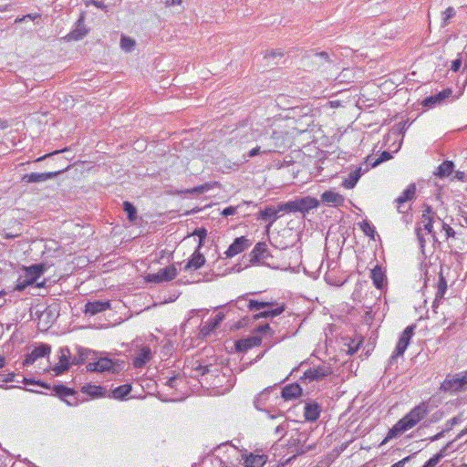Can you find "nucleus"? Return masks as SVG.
I'll return each mask as SVG.
<instances>
[{"label": "nucleus", "instance_id": "1", "mask_svg": "<svg viewBox=\"0 0 467 467\" xmlns=\"http://www.w3.org/2000/svg\"><path fill=\"white\" fill-rule=\"evenodd\" d=\"M429 411V407L426 402L420 403L394 425L389 434L395 436L410 430L416 426Z\"/></svg>", "mask_w": 467, "mask_h": 467}, {"label": "nucleus", "instance_id": "2", "mask_svg": "<svg viewBox=\"0 0 467 467\" xmlns=\"http://www.w3.org/2000/svg\"><path fill=\"white\" fill-rule=\"evenodd\" d=\"M415 327V325H411L408 326L403 330V332L400 336L397 346L389 358L390 364H393L398 358L403 357L408 346L410 345V339L414 334Z\"/></svg>", "mask_w": 467, "mask_h": 467}, {"label": "nucleus", "instance_id": "3", "mask_svg": "<svg viewBox=\"0 0 467 467\" xmlns=\"http://www.w3.org/2000/svg\"><path fill=\"white\" fill-rule=\"evenodd\" d=\"M87 370L90 372H112L117 373L119 369V364L107 357H100L87 364Z\"/></svg>", "mask_w": 467, "mask_h": 467}, {"label": "nucleus", "instance_id": "4", "mask_svg": "<svg viewBox=\"0 0 467 467\" xmlns=\"http://www.w3.org/2000/svg\"><path fill=\"white\" fill-rule=\"evenodd\" d=\"M177 269L174 265H169L161 269L158 273L149 274L145 280L149 283L160 284L162 282H169L177 276Z\"/></svg>", "mask_w": 467, "mask_h": 467}, {"label": "nucleus", "instance_id": "5", "mask_svg": "<svg viewBox=\"0 0 467 467\" xmlns=\"http://www.w3.org/2000/svg\"><path fill=\"white\" fill-rule=\"evenodd\" d=\"M58 359V363L56 364L52 368L56 376L63 374L69 368L71 365H73L71 363L72 357L70 354V350L67 347H63L59 348Z\"/></svg>", "mask_w": 467, "mask_h": 467}, {"label": "nucleus", "instance_id": "6", "mask_svg": "<svg viewBox=\"0 0 467 467\" xmlns=\"http://www.w3.org/2000/svg\"><path fill=\"white\" fill-rule=\"evenodd\" d=\"M252 242L245 236L237 237L234 239L233 244L228 247V249L224 252L225 257L233 258L234 256L249 248Z\"/></svg>", "mask_w": 467, "mask_h": 467}, {"label": "nucleus", "instance_id": "7", "mask_svg": "<svg viewBox=\"0 0 467 467\" xmlns=\"http://www.w3.org/2000/svg\"><path fill=\"white\" fill-rule=\"evenodd\" d=\"M97 358V353L91 349L77 346L76 354L72 357L71 363L74 365H79L85 361L92 362Z\"/></svg>", "mask_w": 467, "mask_h": 467}, {"label": "nucleus", "instance_id": "8", "mask_svg": "<svg viewBox=\"0 0 467 467\" xmlns=\"http://www.w3.org/2000/svg\"><path fill=\"white\" fill-rule=\"evenodd\" d=\"M51 351V347L47 344H40L36 347L33 351L26 355L23 364L24 366H30L36 362V359L47 356Z\"/></svg>", "mask_w": 467, "mask_h": 467}, {"label": "nucleus", "instance_id": "9", "mask_svg": "<svg viewBox=\"0 0 467 467\" xmlns=\"http://www.w3.org/2000/svg\"><path fill=\"white\" fill-rule=\"evenodd\" d=\"M64 170L57 171H50V172H31L28 174H26L23 176V181L29 182V183H37V182H43L47 180L53 179L56 176L59 175L63 172Z\"/></svg>", "mask_w": 467, "mask_h": 467}, {"label": "nucleus", "instance_id": "10", "mask_svg": "<svg viewBox=\"0 0 467 467\" xmlns=\"http://www.w3.org/2000/svg\"><path fill=\"white\" fill-rule=\"evenodd\" d=\"M46 267L44 265H32L25 267V276L33 284H36L37 287H41L43 283H37V279L44 274Z\"/></svg>", "mask_w": 467, "mask_h": 467}, {"label": "nucleus", "instance_id": "11", "mask_svg": "<svg viewBox=\"0 0 467 467\" xmlns=\"http://www.w3.org/2000/svg\"><path fill=\"white\" fill-rule=\"evenodd\" d=\"M451 93L452 91L451 88L443 89L433 96L425 98L422 100L421 105L426 108H434L436 105L441 103L445 99L449 98Z\"/></svg>", "mask_w": 467, "mask_h": 467}, {"label": "nucleus", "instance_id": "12", "mask_svg": "<svg viewBox=\"0 0 467 467\" xmlns=\"http://www.w3.org/2000/svg\"><path fill=\"white\" fill-rule=\"evenodd\" d=\"M416 194V185L414 183H410L408 187L403 191L402 194L399 196L395 202L397 203V209L399 213H405L402 210V206L405 202L411 201L414 199Z\"/></svg>", "mask_w": 467, "mask_h": 467}, {"label": "nucleus", "instance_id": "13", "mask_svg": "<svg viewBox=\"0 0 467 467\" xmlns=\"http://www.w3.org/2000/svg\"><path fill=\"white\" fill-rule=\"evenodd\" d=\"M296 201L298 206V213H301L304 215L307 213L310 210L317 208L319 206V201L311 196L296 198Z\"/></svg>", "mask_w": 467, "mask_h": 467}, {"label": "nucleus", "instance_id": "14", "mask_svg": "<svg viewBox=\"0 0 467 467\" xmlns=\"http://www.w3.org/2000/svg\"><path fill=\"white\" fill-rule=\"evenodd\" d=\"M110 307V304L109 301H93L88 302L85 305V314L89 316H95L99 313H101Z\"/></svg>", "mask_w": 467, "mask_h": 467}, {"label": "nucleus", "instance_id": "15", "mask_svg": "<svg viewBox=\"0 0 467 467\" xmlns=\"http://www.w3.org/2000/svg\"><path fill=\"white\" fill-rule=\"evenodd\" d=\"M279 211V203L276 207L274 206H266L264 210H261L258 214V219L268 222L269 225L273 224L278 218Z\"/></svg>", "mask_w": 467, "mask_h": 467}, {"label": "nucleus", "instance_id": "16", "mask_svg": "<svg viewBox=\"0 0 467 467\" xmlns=\"http://www.w3.org/2000/svg\"><path fill=\"white\" fill-rule=\"evenodd\" d=\"M262 339L257 336H251L246 338L240 339L236 341L235 348L239 352H245L248 349L257 347L261 344Z\"/></svg>", "mask_w": 467, "mask_h": 467}, {"label": "nucleus", "instance_id": "17", "mask_svg": "<svg viewBox=\"0 0 467 467\" xmlns=\"http://www.w3.org/2000/svg\"><path fill=\"white\" fill-rule=\"evenodd\" d=\"M151 358V349L149 347H142L133 358L132 364L135 368H140L150 361Z\"/></svg>", "mask_w": 467, "mask_h": 467}, {"label": "nucleus", "instance_id": "18", "mask_svg": "<svg viewBox=\"0 0 467 467\" xmlns=\"http://www.w3.org/2000/svg\"><path fill=\"white\" fill-rule=\"evenodd\" d=\"M321 201L328 205L342 206L345 198L334 191H326L321 194Z\"/></svg>", "mask_w": 467, "mask_h": 467}, {"label": "nucleus", "instance_id": "19", "mask_svg": "<svg viewBox=\"0 0 467 467\" xmlns=\"http://www.w3.org/2000/svg\"><path fill=\"white\" fill-rule=\"evenodd\" d=\"M367 171L368 169L362 170L361 167L356 168L354 171H350L348 177L342 182V186L346 189L354 188L362 174H364Z\"/></svg>", "mask_w": 467, "mask_h": 467}, {"label": "nucleus", "instance_id": "20", "mask_svg": "<svg viewBox=\"0 0 467 467\" xmlns=\"http://www.w3.org/2000/svg\"><path fill=\"white\" fill-rule=\"evenodd\" d=\"M330 372V368L327 367L311 368L305 372V378L310 380H317L327 377Z\"/></svg>", "mask_w": 467, "mask_h": 467}, {"label": "nucleus", "instance_id": "21", "mask_svg": "<svg viewBox=\"0 0 467 467\" xmlns=\"http://www.w3.org/2000/svg\"><path fill=\"white\" fill-rule=\"evenodd\" d=\"M267 461L265 454L250 453L244 457V467H263Z\"/></svg>", "mask_w": 467, "mask_h": 467}, {"label": "nucleus", "instance_id": "22", "mask_svg": "<svg viewBox=\"0 0 467 467\" xmlns=\"http://www.w3.org/2000/svg\"><path fill=\"white\" fill-rule=\"evenodd\" d=\"M205 264V257L198 251L194 252L184 266V270H197Z\"/></svg>", "mask_w": 467, "mask_h": 467}, {"label": "nucleus", "instance_id": "23", "mask_svg": "<svg viewBox=\"0 0 467 467\" xmlns=\"http://www.w3.org/2000/svg\"><path fill=\"white\" fill-rule=\"evenodd\" d=\"M267 257V248L265 243H257L250 253L251 262H259Z\"/></svg>", "mask_w": 467, "mask_h": 467}, {"label": "nucleus", "instance_id": "24", "mask_svg": "<svg viewBox=\"0 0 467 467\" xmlns=\"http://www.w3.org/2000/svg\"><path fill=\"white\" fill-rule=\"evenodd\" d=\"M320 407L317 403H306L304 409L305 419L308 421H316L320 416Z\"/></svg>", "mask_w": 467, "mask_h": 467}, {"label": "nucleus", "instance_id": "25", "mask_svg": "<svg viewBox=\"0 0 467 467\" xmlns=\"http://www.w3.org/2000/svg\"><path fill=\"white\" fill-rule=\"evenodd\" d=\"M302 389L297 383L285 386L282 389V398L285 400H293L301 395Z\"/></svg>", "mask_w": 467, "mask_h": 467}, {"label": "nucleus", "instance_id": "26", "mask_svg": "<svg viewBox=\"0 0 467 467\" xmlns=\"http://www.w3.org/2000/svg\"><path fill=\"white\" fill-rule=\"evenodd\" d=\"M224 319V314L223 313H218L213 318L209 319L205 324L202 326L201 331L202 334L207 335L216 329L220 323Z\"/></svg>", "mask_w": 467, "mask_h": 467}, {"label": "nucleus", "instance_id": "27", "mask_svg": "<svg viewBox=\"0 0 467 467\" xmlns=\"http://www.w3.org/2000/svg\"><path fill=\"white\" fill-rule=\"evenodd\" d=\"M441 389L444 391H459L462 389V385L460 384L459 375H455L453 378H446L445 380L441 384Z\"/></svg>", "mask_w": 467, "mask_h": 467}, {"label": "nucleus", "instance_id": "28", "mask_svg": "<svg viewBox=\"0 0 467 467\" xmlns=\"http://www.w3.org/2000/svg\"><path fill=\"white\" fill-rule=\"evenodd\" d=\"M370 277L377 288L381 289L384 286L385 275L379 266L377 265L371 270Z\"/></svg>", "mask_w": 467, "mask_h": 467}, {"label": "nucleus", "instance_id": "29", "mask_svg": "<svg viewBox=\"0 0 467 467\" xmlns=\"http://www.w3.org/2000/svg\"><path fill=\"white\" fill-rule=\"evenodd\" d=\"M81 391L92 398H100L104 396V389L101 386L86 384L81 388Z\"/></svg>", "mask_w": 467, "mask_h": 467}, {"label": "nucleus", "instance_id": "30", "mask_svg": "<svg viewBox=\"0 0 467 467\" xmlns=\"http://www.w3.org/2000/svg\"><path fill=\"white\" fill-rule=\"evenodd\" d=\"M435 219H438L439 222H441V218L436 216L435 212L432 211L431 207L429 205L425 206L423 213L421 215V220L420 224L431 223H434Z\"/></svg>", "mask_w": 467, "mask_h": 467}, {"label": "nucleus", "instance_id": "31", "mask_svg": "<svg viewBox=\"0 0 467 467\" xmlns=\"http://www.w3.org/2000/svg\"><path fill=\"white\" fill-rule=\"evenodd\" d=\"M54 391L64 400L67 397H74V395H78L77 391H75L71 388H67L63 385H56L54 387Z\"/></svg>", "mask_w": 467, "mask_h": 467}, {"label": "nucleus", "instance_id": "32", "mask_svg": "<svg viewBox=\"0 0 467 467\" xmlns=\"http://www.w3.org/2000/svg\"><path fill=\"white\" fill-rule=\"evenodd\" d=\"M131 391V386L129 384L121 385L112 390V397L116 400H122Z\"/></svg>", "mask_w": 467, "mask_h": 467}, {"label": "nucleus", "instance_id": "33", "mask_svg": "<svg viewBox=\"0 0 467 467\" xmlns=\"http://www.w3.org/2000/svg\"><path fill=\"white\" fill-rule=\"evenodd\" d=\"M285 310L284 306H278L276 308H272L268 310H264L256 315H254V319H260L263 317H274L279 316Z\"/></svg>", "mask_w": 467, "mask_h": 467}, {"label": "nucleus", "instance_id": "34", "mask_svg": "<svg viewBox=\"0 0 467 467\" xmlns=\"http://www.w3.org/2000/svg\"><path fill=\"white\" fill-rule=\"evenodd\" d=\"M453 162L450 161H443L439 167L436 175L439 177L449 176L453 171Z\"/></svg>", "mask_w": 467, "mask_h": 467}, {"label": "nucleus", "instance_id": "35", "mask_svg": "<svg viewBox=\"0 0 467 467\" xmlns=\"http://www.w3.org/2000/svg\"><path fill=\"white\" fill-rule=\"evenodd\" d=\"M279 211H282V213H298L296 199L286 202H279Z\"/></svg>", "mask_w": 467, "mask_h": 467}, {"label": "nucleus", "instance_id": "36", "mask_svg": "<svg viewBox=\"0 0 467 467\" xmlns=\"http://www.w3.org/2000/svg\"><path fill=\"white\" fill-rule=\"evenodd\" d=\"M448 445L441 450L437 454L430 458L422 467H435L439 462L445 456V451Z\"/></svg>", "mask_w": 467, "mask_h": 467}, {"label": "nucleus", "instance_id": "37", "mask_svg": "<svg viewBox=\"0 0 467 467\" xmlns=\"http://www.w3.org/2000/svg\"><path fill=\"white\" fill-rule=\"evenodd\" d=\"M136 42L134 39L126 36H121L120 47L122 50H124L125 52H131L134 50Z\"/></svg>", "mask_w": 467, "mask_h": 467}, {"label": "nucleus", "instance_id": "38", "mask_svg": "<svg viewBox=\"0 0 467 467\" xmlns=\"http://www.w3.org/2000/svg\"><path fill=\"white\" fill-rule=\"evenodd\" d=\"M123 210L127 213L128 219L130 222H134L137 219V209L131 202L128 201L124 202Z\"/></svg>", "mask_w": 467, "mask_h": 467}, {"label": "nucleus", "instance_id": "39", "mask_svg": "<svg viewBox=\"0 0 467 467\" xmlns=\"http://www.w3.org/2000/svg\"><path fill=\"white\" fill-rule=\"evenodd\" d=\"M269 388H266L264 389L255 399H254V406L257 410H262V405L263 403L267 400L268 394H269Z\"/></svg>", "mask_w": 467, "mask_h": 467}, {"label": "nucleus", "instance_id": "40", "mask_svg": "<svg viewBox=\"0 0 467 467\" xmlns=\"http://www.w3.org/2000/svg\"><path fill=\"white\" fill-rule=\"evenodd\" d=\"M359 227L363 231L364 234L374 238V234L376 233L375 227L368 221H363L359 223Z\"/></svg>", "mask_w": 467, "mask_h": 467}, {"label": "nucleus", "instance_id": "41", "mask_svg": "<svg viewBox=\"0 0 467 467\" xmlns=\"http://www.w3.org/2000/svg\"><path fill=\"white\" fill-rule=\"evenodd\" d=\"M86 35H87V30L78 24L77 28L74 29L72 32H70L68 36L70 39L79 40V39L83 38Z\"/></svg>", "mask_w": 467, "mask_h": 467}, {"label": "nucleus", "instance_id": "42", "mask_svg": "<svg viewBox=\"0 0 467 467\" xmlns=\"http://www.w3.org/2000/svg\"><path fill=\"white\" fill-rule=\"evenodd\" d=\"M269 306H270V303H268V302H261V301H256V300H252V299L249 300V302L247 304V307L252 311L265 309V307H267Z\"/></svg>", "mask_w": 467, "mask_h": 467}, {"label": "nucleus", "instance_id": "43", "mask_svg": "<svg viewBox=\"0 0 467 467\" xmlns=\"http://www.w3.org/2000/svg\"><path fill=\"white\" fill-rule=\"evenodd\" d=\"M392 158V155L390 152L384 150L380 153L378 159H376L372 163H370L372 168L377 167L380 163L387 161Z\"/></svg>", "mask_w": 467, "mask_h": 467}, {"label": "nucleus", "instance_id": "44", "mask_svg": "<svg viewBox=\"0 0 467 467\" xmlns=\"http://www.w3.org/2000/svg\"><path fill=\"white\" fill-rule=\"evenodd\" d=\"M447 290V282L443 275H440L436 297H442Z\"/></svg>", "mask_w": 467, "mask_h": 467}, {"label": "nucleus", "instance_id": "45", "mask_svg": "<svg viewBox=\"0 0 467 467\" xmlns=\"http://www.w3.org/2000/svg\"><path fill=\"white\" fill-rule=\"evenodd\" d=\"M33 285L25 275L20 276L17 279V283L15 286V290L16 291H24L28 285Z\"/></svg>", "mask_w": 467, "mask_h": 467}, {"label": "nucleus", "instance_id": "46", "mask_svg": "<svg viewBox=\"0 0 467 467\" xmlns=\"http://www.w3.org/2000/svg\"><path fill=\"white\" fill-rule=\"evenodd\" d=\"M210 188H211L210 184L204 183V184L193 187L192 189H187V190L183 191V192L200 194V193H203V192H207L208 190H210Z\"/></svg>", "mask_w": 467, "mask_h": 467}, {"label": "nucleus", "instance_id": "47", "mask_svg": "<svg viewBox=\"0 0 467 467\" xmlns=\"http://www.w3.org/2000/svg\"><path fill=\"white\" fill-rule=\"evenodd\" d=\"M288 422L287 420L285 419L283 420L275 429V433L276 435H279L280 437H284L285 434L286 433V431L288 429Z\"/></svg>", "mask_w": 467, "mask_h": 467}, {"label": "nucleus", "instance_id": "48", "mask_svg": "<svg viewBox=\"0 0 467 467\" xmlns=\"http://www.w3.org/2000/svg\"><path fill=\"white\" fill-rule=\"evenodd\" d=\"M271 151H272V150L270 148H264L262 150L261 146H256L248 151L247 156L249 158H254L256 155H258L259 153H269Z\"/></svg>", "mask_w": 467, "mask_h": 467}, {"label": "nucleus", "instance_id": "49", "mask_svg": "<svg viewBox=\"0 0 467 467\" xmlns=\"http://www.w3.org/2000/svg\"><path fill=\"white\" fill-rule=\"evenodd\" d=\"M193 234L199 237V247H201L207 236V230L205 228H197Z\"/></svg>", "mask_w": 467, "mask_h": 467}, {"label": "nucleus", "instance_id": "50", "mask_svg": "<svg viewBox=\"0 0 467 467\" xmlns=\"http://www.w3.org/2000/svg\"><path fill=\"white\" fill-rule=\"evenodd\" d=\"M421 232H422L421 227L418 226L416 228V234H417V237H418V240H419L420 246L421 250L423 251L424 247H425L426 239L424 238V236H423Z\"/></svg>", "mask_w": 467, "mask_h": 467}, {"label": "nucleus", "instance_id": "51", "mask_svg": "<svg viewBox=\"0 0 467 467\" xmlns=\"http://www.w3.org/2000/svg\"><path fill=\"white\" fill-rule=\"evenodd\" d=\"M441 223L442 230L445 232L446 238L448 239L449 237H453L455 234L454 230L449 224L445 223L442 221L441 222Z\"/></svg>", "mask_w": 467, "mask_h": 467}, {"label": "nucleus", "instance_id": "52", "mask_svg": "<svg viewBox=\"0 0 467 467\" xmlns=\"http://www.w3.org/2000/svg\"><path fill=\"white\" fill-rule=\"evenodd\" d=\"M194 371L196 377L199 375H205L206 373L209 372V367L199 364L197 367L194 368Z\"/></svg>", "mask_w": 467, "mask_h": 467}, {"label": "nucleus", "instance_id": "53", "mask_svg": "<svg viewBox=\"0 0 467 467\" xmlns=\"http://www.w3.org/2000/svg\"><path fill=\"white\" fill-rule=\"evenodd\" d=\"M422 229L426 231L428 234H431V238L435 241L436 236L435 234L433 233V223L422 224Z\"/></svg>", "mask_w": 467, "mask_h": 467}, {"label": "nucleus", "instance_id": "54", "mask_svg": "<svg viewBox=\"0 0 467 467\" xmlns=\"http://www.w3.org/2000/svg\"><path fill=\"white\" fill-rule=\"evenodd\" d=\"M236 210H237V207H234V206H228V207L224 208V209L222 211L221 214H222L223 216H225V217L230 216V215H234V214H235Z\"/></svg>", "mask_w": 467, "mask_h": 467}, {"label": "nucleus", "instance_id": "55", "mask_svg": "<svg viewBox=\"0 0 467 467\" xmlns=\"http://www.w3.org/2000/svg\"><path fill=\"white\" fill-rule=\"evenodd\" d=\"M455 15V11L452 7H448L444 12H443V20H444V23H446V21L450 18H451L452 16H454Z\"/></svg>", "mask_w": 467, "mask_h": 467}, {"label": "nucleus", "instance_id": "56", "mask_svg": "<svg viewBox=\"0 0 467 467\" xmlns=\"http://www.w3.org/2000/svg\"><path fill=\"white\" fill-rule=\"evenodd\" d=\"M411 455L407 456L403 458L402 460L397 462L396 463L392 464L390 467H404L407 462L411 459Z\"/></svg>", "mask_w": 467, "mask_h": 467}, {"label": "nucleus", "instance_id": "57", "mask_svg": "<svg viewBox=\"0 0 467 467\" xmlns=\"http://www.w3.org/2000/svg\"><path fill=\"white\" fill-rule=\"evenodd\" d=\"M78 395H74V397H67L64 400V401L69 406H76L78 404Z\"/></svg>", "mask_w": 467, "mask_h": 467}, {"label": "nucleus", "instance_id": "58", "mask_svg": "<svg viewBox=\"0 0 467 467\" xmlns=\"http://www.w3.org/2000/svg\"><path fill=\"white\" fill-rule=\"evenodd\" d=\"M460 384L462 385V389L467 388V371L464 374H458Z\"/></svg>", "mask_w": 467, "mask_h": 467}, {"label": "nucleus", "instance_id": "59", "mask_svg": "<svg viewBox=\"0 0 467 467\" xmlns=\"http://www.w3.org/2000/svg\"><path fill=\"white\" fill-rule=\"evenodd\" d=\"M461 66H462V60L460 58L455 59L451 63V69L454 72H457L460 69Z\"/></svg>", "mask_w": 467, "mask_h": 467}, {"label": "nucleus", "instance_id": "60", "mask_svg": "<svg viewBox=\"0 0 467 467\" xmlns=\"http://www.w3.org/2000/svg\"><path fill=\"white\" fill-rule=\"evenodd\" d=\"M213 467H231L219 458H215L213 462Z\"/></svg>", "mask_w": 467, "mask_h": 467}, {"label": "nucleus", "instance_id": "61", "mask_svg": "<svg viewBox=\"0 0 467 467\" xmlns=\"http://www.w3.org/2000/svg\"><path fill=\"white\" fill-rule=\"evenodd\" d=\"M267 416L271 420H278V419H281L282 420H285L284 415L280 412H278L276 414H273V413L267 411Z\"/></svg>", "mask_w": 467, "mask_h": 467}, {"label": "nucleus", "instance_id": "62", "mask_svg": "<svg viewBox=\"0 0 467 467\" xmlns=\"http://www.w3.org/2000/svg\"><path fill=\"white\" fill-rule=\"evenodd\" d=\"M458 422H459V419L456 418V417H454V418L451 419L450 420H448V422H447V425H448L447 431L451 430Z\"/></svg>", "mask_w": 467, "mask_h": 467}, {"label": "nucleus", "instance_id": "63", "mask_svg": "<svg viewBox=\"0 0 467 467\" xmlns=\"http://www.w3.org/2000/svg\"><path fill=\"white\" fill-rule=\"evenodd\" d=\"M176 381H177V378L171 377L168 379L167 385L170 386L171 388H176Z\"/></svg>", "mask_w": 467, "mask_h": 467}, {"label": "nucleus", "instance_id": "64", "mask_svg": "<svg viewBox=\"0 0 467 467\" xmlns=\"http://www.w3.org/2000/svg\"><path fill=\"white\" fill-rule=\"evenodd\" d=\"M245 302H244V298L243 297H239L238 300L236 301V306L239 308V309H243L244 306H245Z\"/></svg>", "mask_w": 467, "mask_h": 467}]
</instances>
